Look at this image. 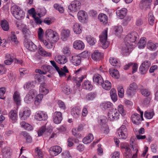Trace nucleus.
<instances>
[{"mask_svg": "<svg viewBox=\"0 0 158 158\" xmlns=\"http://www.w3.org/2000/svg\"><path fill=\"white\" fill-rule=\"evenodd\" d=\"M96 94L95 92H91L86 95V98L88 100H92L96 97Z\"/></svg>", "mask_w": 158, "mask_h": 158, "instance_id": "obj_55", "label": "nucleus"}, {"mask_svg": "<svg viewBox=\"0 0 158 158\" xmlns=\"http://www.w3.org/2000/svg\"><path fill=\"white\" fill-rule=\"evenodd\" d=\"M1 25L3 30L5 31H8L9 29L8 23L5 20L1 21Z\"/></svg>", "mask_w": 158, "mask_h": 158, "instance_id": "obj_43", "label": "nucleus"}, {"mask_svg": "<svg viewBox=\"0 0 158 158\" xmlns=\"http://www.w3.org/2000/svg\"><path fill=\"white\" fill-rule=\"evenodd\" d=\"M111 98L112 101L115 102L117 100V96L116 93V90L114 89H112L110 91Z\"/></svg>", "mask_w": 158, "mask_h": 158, "instance_id": "obj_46", "label": "nucleus"}, {"mask_svg": "<svg viewBox=\"0 0 158 158\" xmlns=\"http://www.w3.org/2000/svg\"><path fill=\"white\" fill-rule=\"evenodd\" d=\"M146 39L145 37H142L140 39L138 44V47L139 48H143L145 47L146 44Z\"/></svg>", "mask_w": 158, "mask_h": 158, "instance_id": "obj_49", "label": "nucleus"}, {"mask_svg": "<svg viewBox=\"0 0 158 158\" xmlns=\"http://www.w3.org/2000/svg\"><path fill=\"white\" fill-rule=\"evenodd\" d=\"M62 52L63 54L67 56H69L71 54L70 48L69 47H64L62 49Z\"/></svg>", "mask_w": 158, "mask_h": 158, "instance_id": "obj_57", "label": "nucleus"}, {"mask_svg": "<svg viewBox=\"0 0 158 158\" xmlns=\"http://www.w3.org/2000/svg\"><path fill=\"white\" fill-rule=\"evenodd\" d=\"M6 60L4 61V63L7 65L11 64L14 61L13 57L9 54H6L5 56Z\"/></svg>", "mask_w": 158, "mask_h": 158, "instance_id": "obj_38", "label": "nucleus"}, {"mask_svg": "<svg viewBox=\"0 0 158 158\" xmlns=\"http://www.w3.org/2000/svg\"><path fill=\"white\" fill-rule=\"evenodd\" d=\"M41 69L43 71V72H44L45 74L47 73V72L51 73L53 70V68L51 66L47 64H44L42 66Z\"/></svg>", "mask_w": 158, "mask_h": 158, "instance_id": "obj_39", "label": "nucleus"}, {"mask_svg": "<svg viewBox=\"0 0 158 158\" xmlns=\"http://www.w3.org/2000/svg\"><path fill=\"white\" fill-rule=\"evenodd\" d=\"M39 54L42 56H51V54L50 52H46L42 47L39 48L38 51Z\"/></svg>", "mask_w": 158, "mask_h": 158, "instance_id": "obj_50", "label": "nucleus"}, {"mask_svg": "<svg viewBox=\"0 0 158 158\" xmlns=\"http://www.w3.org/2000/svg\"><path fill=\"white\" fill-rule=\"evenodd\" d=\"M103 56L102 53L99 52L98 50H95L92 55V58L94 60H100Z\"/></svg>", "mask_w": 158, "mask_h": 158, "instance_id": "obj_21", "label": "nucleus"}, {"mask_svg": "<svg viewBox=\"0 0 158 158\" xmlns=\"http://www.w3.org/2000/svg\"><path fill=\"white\" fill-rule=\"evenodd\" d=\"M35 158H43V153L41 150L39 148L37 147L35 148Z\"/></svg>", "mask_w": 158, "mask_h": 158, "instance_id": "obj_44", "label": "nucleus"}, {"mask_svg": "<svg viewBox=\"0 0 158 158\" xmlns=\"http://www.w3.org/2000/svg\"><path fill=\"white\" fill-rule=\"evenodd\" d=\"M71 114L75 118H77L80 115L81 109L79 107H75L71 110Z\"/></svg>", "mask_w": 158, "mask_h": 158, "instance_id": "obj_23", "label": "nucleus"}, {"mask_svg": "<svg viewBox=\"0 0 158 158\" xmlns=\"http://www.w3.org/2000/svg\"><path fill=\"white\" fill-rule=\"evenodd\" d=\"M37 93V91L35 89L30 90L24 98V101L27 103H30L32 102Z\"/></svg>", "mask_w": 158, "mask_h": 158, "instance_id": "obj_7", "label": "nucleus"}, {"mask_svg": "<svg viewBox=\"0 0 158 158\" xmlns=\"http://www.w3.org/2000/svg\"><path fill=\"white\" fill-rule=\"evenodd\" d=\"M52 119L53 123L56 124L60 123L62 120V114L60 111H56L52 114Z\"/></svg>", "mask_w": 158, "mask_h": 158, "instance_id": "obj_12", "label": "nucleus"}, {"mask_svg": "<svg viewBox=\"0 0 158 158\" xmlns=\"http://www.w3.org/2000/svg\"><path fill=\"white\" fill-rule=\"evenodd\" d=\"M6 91L5 88L2 87L0 88V98L4 99V94Z\"/></svg>", "mask_w": 158, "mask_h": 158, "instance_id": "obj_63", "label": "nucleus"}, {"mask_svg": "<svg viewBox=\"0 0 158 158\" xmlns=\"http://www.w3.org/2000/svg\"><path fill=\"white\" fill-rule=\"evenodd\" d=\"M137 34L135 32H132L128 34L124 39V44L121 48L122 51L123 55H127L128 53L136 44V39Z\"/></svg>", "mask_w": 158, "mask_h": 158, "instance_id": "obj_1", "label": "nucleus"}, {"mask_svg": "<svg viewBox=\"0 0 158 158\" xmlns=\"http://www.w3.org/2000/svg\"><path fill=\"white\" fill-rule=\"evenodd\" d=\"M35 118L37 120L41 121L47 119L48 116L46 112L44 111H39L36 113Z\"/></svg>", "mask_w": 158, "mask_h": 158, "instance_id": "obj_13", "label": "nucleus"}, {"mask_svg": "<svg viewBox=\"0 0 158 158\" xmlns=\"http://www.w3.org/2000/svg\"><path fill=\"white\" fill-rule=\"evenodd\" d=\"M143 112H140V115L137 113H135L131 116V119L133 123L136 125L140 124L143 120Z\"/></svg>", "mask_w": 158, "mask_h": 158, "instance_id": "obj_10", "label": "nucleus"}, {"mask_svg": "<svg viewBox=\"0 0 158 158\" xmlns=\"http://www.w3.org/2000/svg\"><path fill=\"white\" fill-rule=\"evenodd\" d=\"M8 40H10L11 43L14 45H17L19 43L17 38L14 31H12L11 32L10 34L8 36Z\"/></svg>", "mask_w": 158, "mask_h": 158, "instance_id": "obj_19", "label": "nucleus"}, {"mask_svg": "<svg viewBox=\"0 0 158 158\" xmlns=\"http://www.w3.org/2000/svg\"><path fill=\"white\" fill-rule=\"evenodd\" d=\"M46 129L45 126L41 127L38 131V134L39 136H41L43 133L46 131Z\"/></svg>", "mask_w": 158, "mask_h": 158, "instance_id": "obj_62", "label": "nucleus"}, {"mask_svg": "<svg viewBox=\"0 0 158 158\" xmlns=\"http://www.w3.org/2000/svg\"><path fill=\"white\" fill-rule=\"evenodd\" d=\"M45 36L48 44L52 43V49L54 47V44L57 42L59 39L58 33L51 29H47L45 32Z\"/></svg>", "mask_w": 158, "mask_h": 158, "instance_id": "obj_2", "label": "nucleus"}, {"mask_svg": "<svg viewBox=\"0 0 158 158\" xmlns=\"http://www.w3.org/2000/svg\"><path fill=\"white\" fill-rule=\"evenodd\" d=\"M155 114L153 110H148L145 112L144 115L145 118L148 119L152 118Z\"/></svg>", "mask_w": 158, "mask_h": 158, "instance_id": "obj_41", "label": "nucleus"}, {"mask_svg": "<svg viewBox=\"0 0 158 158\" xmlns=\"http://www.w3.org/2000/svg\"><path fill=\"white\" fill-rule=\"evenodd\" d=\"M86 40L88 43L91 46L94 45L97 42L95 38L90 35L86 37Z\"/></svg>", "mask_w": 158, "mask_h": 158, "instance_id": "obj_42", "label": "nucleus"}, {"mask_svg": "<svg viewBox=\"0 0 158 158\" xmlns=\"http://www.w3.org/2000/svg\"><path fill=\"white\" fill-rule=\"evenodd\" d=\"M107 28L104 30L99 35L100 40L102 46L103 48H107L109 44V43L107 40Z\"/></svg>", "mask_w": 158, "mask_h": 158, "instance_id": "obj_4", "label": "nucleus"}, {"mask_svg": "<svg viewBox=\"0 0 158 158\" xmlns=\"http://www.w3.org/2000/svg\"><path fill=\"white\" fill-rule=\"evenodd\" d=\"M62 151L61 148L60 146L56 145L51 147L49 151L50 155L52 156H54L60 154Z\"/></svg>", "mask_w": 158, "mask_h": 158, "instance_id": "obj_15", "label": "nucleus"}, {"mask_svg": "<svg viewBox=\"0 0 158 158\" xmlns=\"http://www.w3.org/2000/svg\"><path fill=\"white\" fill-rule=\"evenodd\" d=\"M110 75L113 77L118 79L119 77V73L118 70L115 69H111L109 71Z\"/></svg>", "mask_w": 158, "mask_h": 158, "instance_id": "obj_40", "label": "nucleus"}, {"mask_svg": "<svg viewBox=\"0 0 158 158\" xmlns=\"http://www.w3.org/2000/svg\"><path fill=\"white\" fill-rule=\"evenodd\" d=\"M116 109L119 113V114H121L122 116H124L126 114V111L124 109L123 106L122 105H119Z\"/></svg>", "mask_w": 158, "mask_h": 158, "instance_id": "obj_53", "label": "nucleus"}, {"mask_svg": "<svg viewBox=\"0 0 158 158\" xmlns=\"http://www.w3.org/2000/svg\"><path fill=\"white\" fill-rule=\"evenodd\" d=\"M24 45L27 49L31 51H35L37 49V46L31 40L26 38L24 40Z\"/></svg>", "mask_w": 158, "mask_h": 158, "instance_id": "obj_8", "label": "nucleus"}, {"mask_svg": "<svg viewBox=\"0 0 158 158\" xmlns=\"http://www.w3.org/2000/svg\"><path fill=\"white\" fill-rule=\"evenodd\" d=\"M40 11H39L38 15L40 17H42L46 14V10L45 8H42L40 9Z\"/></svg>", "mask_w": 158, "mask_h": 158, "instance_id": "obj_64", "label": "nucleus"}, {"mask_svg": "<svg viewBox=\"0 0 158 158\" xmlns=\"http://www.w3.org/2000/svg\"><path fill=\"white\" fill-rule=\"evenodd\" d=\"M73 48L77 50H83L85 48V44L83 42L80 40L75 41L73 43Z\"/></svg>", "mask_w": 158, "mask_h": 158, "instance_id": "obj_18", "label": "nucleus"}, {"mask_svg": "<svg viewBox=\"0 0 158 158\" xmlns=\"http://www.w3.org/2000/svg\"><path fill=\"white\" fill-rule=\"evenodd\" d=\"M82 87L83 89L91 90L93 88V86L91 82L89 81H85L82 84Z\"/></svg>", "mask_w": 158, "mask_h": 158, "instance_id": "obj_33", "label": "nucleus"}, {"mask_svg": "<svg viewBox=\"0 0 158 158\" xmlns=\"http://www.w3.org/2000/svg\"><path fill=\"white\" fill-rule=\"evenodd\" d=\"M118 94L119 97L122 98L124 96V90L123 87L122 85H118L117 87Z\"/></svg>", "mask_w": 158, "mask_h": 158, "instance_id": "obj_52", "label": "nucleus"}, {"mask_svg": "<svg viewBox=\"0 0 158 158\" xmlns=\"http://www.w3.org/2000/svg\"><path fill=\"white\" fill-rule=\"evenodd\" d=\"M31 111L27 108H23L19 113V117L22 120H25L30 115Z\"/></svg>", "mask_w": 158, "mask_h": 158, "instance_id": "obj_14", "label": "nucleus"}, {"mask_svg": "<svg viewBox=\"0 0 158 158\" xmlns=\"http://www.w3.org/2000/svg\"><path fill=\"white\" fill-rule=\"evenodd\" d=\"M140 92L142 95L145 97H148L150 94V92L146 89H141L140 90Z\"/></svg>", "mask_w": 158, "mask_h": 158, "instance_id": "obj_59", "label": "nucleus"}, {"mask_svg": "<svg viewBox=\"0 0 158 158\" xmlns=\"http://www.w3.org/2000/svg\"><path fill=\"white\" fill-rule=\"evenodd\" d=\"M120 114L116 108L110 110L108 113V119L110 121H114L118 119Z\"/></svg>", "mask_w": 158, "mask_h": 158, "instance_id": "obj_9", "label": "nucleus"}, {"mask_svg": "<svg viewBox=\"0 0 158 158\" xmlns=\"http://www.w3.org/2000/svg\"><path fill=\"white\" fill-rule=\"evenodd\" d=\"M23 135L25 138L27 142L31 143L32 141V139L31 137L28 134V133L26 132H24Z\"/></svg>", "mask_w": 158, "mask_h": 158, "instance_id": "obj_58", "label": "nucleus"}, {"mask_svg": "<svg viewBox=\"0 0 158 158\" xmlns=\"http://www.w3.org/2000/svg\"><path fill=\"white\" fill-rule=\"evenodd\" d=\"M35 86L34 83L33 81H28L26 82L23 85V88L24 90L28 91L29 90L33 89Z\"/></svg>", "mask_w": 158, "mask_h": 158, "instance_id": "obj_28", "label": "nucleus"}, {"mask_svg": "<svg viewBox=\"0 0 158 158\" xmlns=\"http://www.w3.org/2000/svg\"><path fill=\"white\" fill-rule=\"evenodd\" d=\"M157 47H158L157 43L154 44L151 41H149L147 44V48L151 50H155Z\"/></svg>", "mask_w": 158, "mask_h": 158, "instance_id": "obj_45", "label": "nucleus"}, {"mask_svg": "<svg viewBox=\"0 0 158 158\" xmlns=\"http://www.w3.org/2000/svg\"><path fill=\"white\" fill-rule=\"evenodd\" d=\"M116 134L119 139H126L128 133L125 126L122 125L117 130Z\"/></svg>", "mask_w": 158, "mask_h": 158, "instance_id": "obj_5", "label": "nucleus"}, {"mask_svg": "<svg viewBox=\"0 0 158 158\" xmlns=\"http://www.w3.org/2000/svg\"><path fill=\"white\" fill-rule=\"evenodd\" d=\"M62 158H71L70 154L69 151H66L62 153Z\"/></svg>", "mask_w": 158, "mask_h": 158, "instance_id": "obj_60", "label": "nucleus"}, {"mask_svg": "<svg viewBox=\"0 0 158 158\" xmlns=\"http://www.w3.org/2000/svg\"><path fill=\"white\" fill-rule=\"evenodd\" d=\"M18 107L15 110H12L9 113V117L10 119L11 120L13 123H14L17 120L18 118Z\"/></svg>", "mask_w": 158, "mask_h": 158, "instance_id": "obj_17", "label": "nucleus"}, {"mask_svg": "<svg viewBox=\"0 0 158 158\" xmlns=\"http://www.w3.org/2000/svg\"><path fill=\"white\" fill-rule=\"evenodd\" d=\"M20 125L22 127L27 130L31 131L33 129V127L31 125L25 121L21 122L20 123Z\"/></svg>", "mask_w": 158, "mask_h": 158, "instance_id": "obj_36", "label": "nucleus"}, {"mask_svg": "<svg viewBox=\"0 0 158 158\" xmlns=\"http://www.w3.org/2000/svg\"><path fill=\"white\" fill-rule=\"evenodd\" d=\"M127 10L125 8H123L120 10H117L116 13L117 17L120 19H123L126 15Z\"/></svg>", "mask_w": 158, "mask_h": 158, "instance_id": "obj_25", "label": "nucleus"}, {"mask_svg": "<svg viewBox=\"0 0 158 158\" xmlns=\"http://www.w3.org/2000/svg\"><path fill=\"white\" fill-rule=\"evenodd\" d=\"M102 87L105 89L108 90H110L111 87V84L108 80H106L104 82L102 83Z\"/></svg>", "mask_w": 158, "mask_h": 158, "instance_id": "obj_47", "label": "nucleus"}, {"mask_svg": "<svg viewBox=\"0 0 158 158\" xmlns=\"http://www.w3.org/2000/svg\"><path fill=\"white\" fill-rule=\"evenodd\" d=\"M137 88V85L136 83L133 82L131 83L127 90V94L129 96L134 95Z\"/></svg>", "mask_w": 158, "mask_h": 158, "instance_id": "obj_16", "label": "nucleus"}, {"mask_svg": "<svg viewBox=\"0 0 158 158\" xmlns=\"http://www.w3.org/2000/svg\"><path fill=\"white\" fill-rule=\"evenodd\" d=\"M77 15L79 20L81 22L85 21L87 18V15L85 11L83 10L79 11Z\"/></svg>", "mask_w": 158, "mask_h": 158, "instance_id": "obj_26", "label": "nucleus"}, {"mask_svg": "<svg viewBox=\"0 0 158 158\" xmlns=\"http://www.w3.org/2000/svg\"><path fill=\"white\" fill-rule=\"evenodd\" d=\"M109 62L112 65L116 66L119 64L118 59L116 58L111 57L109 59Z\"/></svg>", "mask_w": 158, "mask_h": 158, "instance_id": "obj_54", "label": "nucleus"}, {"mask_svg": "<svg viewBox=\"0 0 158 158\" xmlns=\"http://www.w3.org/2000/svg\"><path fill=\"white\" fill-rule=\"evenodd\" d=\"M124 153V156L126 158H131L132 156V152L130 148H128L125 151Z\"/></svg>", "mask_w": 158, "mask_h": 158, "instance_id": "obj_56", "label": "nucleus"}, {"mask_svg": "<svg viewBox=\"0 0 158 158\" xmlns=\"http://www.w3.org/2000/svg\"><path fill=\"white\" fill-rule=\"evenodd\" d=\"M13 98L15 102L17 105V107H18L20 105L21 103L20 97L19 94L18 92L16 91L14 93Z\"/></svg>", "mask_w": 158, "mask_h": 158, "instance_id": "obj_30", "label": "nucleus"}, {"mask_svg": "<svg viewBox=\"0 0 158 158\" xmlns=\"http://www.w3.org/2000/svg\"><path fill=\"white\" fill-rule=\"evenodd\" d=\"M148 22L151 25H153L155 22V17L152 13L150 12L148 16Z\"/></svg>", "mask_w": 158, "mask_h": 158, "instance_id": "obj_51", "label": "nucleus"}, {"mask_svg": "<svg viewBox=\"0 0 158 158\" xmlns=\"http://www.w3.org/2000/svg\"><path fill=\"white\" fill-rule=\"evenodd\" d=\"M11 13L14 17L18 20H21L24 18L25 13L20 7L14 5L10 8Z\"/></svg>", "mask_w": 158, "mask_h": 158, "instance_id": "obj_3", "label": "nucleus"}, {"mask_svg": "<svg viewBox=\"0 0 158 158\" xmlns=\"http://www.w3.org/2000/svg\"><path fill=\"white\" fill-rule=\"evenodd\" d=\"M38 39L40 42H42L46 48L48 49H51L52 47V43H48L47 40L43 38V31L42 29L40 27L38 31Z\"/></svg>", "mask_w": 158, "mask_h": 158, "instance_id": "obj_6", "label": "nucleus"}, {"mask_svg": "<svg viewBox=\"0 0 158 158\" xmlns=\"http://www.w3.org/2000/svg\"><path fill=\"white\" fill-rule=\"evenodd\" d=\"M40 92L42 93V94L46 95L49 92V90L46 87V85L45 83H42L41 84L39 89Z\"/></svg>", "mask_w": 158, "mask_h": 158, "instance_id": "obj_37", "label": "nucleus"}, {"mask_svg": "<svg viewBox=\"0 0 158 158\" xmlns=\"http://www.w3.org/2000/svg\"><path fill=\"white\" fill-rule=\"evenodd\" d=\"M93 81L98 85H101L103 81L102 77L98 74H95L93 77Z\"/></svg>", "mask_w": 158, "mask_h": 158, "instance_id": "obj_24", "label": "nucleus"}, {"mask_svg": "<svg viewBox=\"0 0 158 158\" xmlns=\"http://www.w3.org/2000/svg\"><path fill=\"white\" fill-rule=\"evenodd\" d=\"M55 60L59 64H64L67 62L68 59L64 55H59L55 57Z\"/></svg>", "mask_w": 158, "mask_h": 158, "instance_id": "obj_20", "label": "nucleus"}, {"mask_svg": "<svg viewBox=\"0 0 158 158\" xmlns=\"http://www.w3.org/2000/svg\"><path fill=\"white\" fill-rule=\"evenodd\" d=\"M81 7V3L78 1H72L69 6L68 8L71 11L76 12L80 9Z\"/></svg>", "mask_w": 158, "mask_h": 158, "instance_id": "obj_11", "label": "nucleus"}, {"mask_svg": "<svg viewBox=\"0 0 158 158\" xmlns=\"http://www.w3.org/2000/svg\"><path fill=\"white\" fill-rule=\"evenodd\" d=\"M73 29L74 32L76 34H80L82 31L80 25L78 23H76L74 24Z\"/></svg>", "mask_w": 158, "mask_h": 158, "instance_id": "obj_31", "label": "nucleus"}, {"mask_svg": "<svg viewBox=\"0 0 158 158\" xmlns=\"http://www.w3.org/2000/svg\"><path fill=\"white\" fill-rule=\"evenodd\" d=\"M58 73L60 77H67V74H68L69 75V73L68 69L65 66L63 67L62 68H61V69H60Z\"/></svg>", "mask_w": 158, "mask_h": 158, "instance_id": "obj_27", "label": "nucleus"}, {"mask_svg": "<svg viewBox=\"0 0 158 158\" xmlns=\"http://www.w3.org/2000/svg\"><path fill=\"white\" fill-rule=\"evenodd\" d=\"M139 69L141 74H144L146 73L148 69L143 66V65H141L139 67Z\"/></svg>", "mask_w": 158, "mask_h": 158, "instance_id": "obj_61", "label": "nucleus"}, {"mask_svg": "<svg viewBox=\"0 0 158 158\" xmlns=\"http://www.w3.org/2000/svg\"><path fill=\"white\" fill-rule=\"evenodd\" d=\"M70 61L75 66H78L80 64L81 61V58L80 56L74 55L72 57Z\"/></svg>", "mask_w": 158, "mask_h": 158, "instance_id": "obj_22", "label": "nucleus"}, {"mask_svg": "<svg viewBox=\"0 0 158 158\" xmlns=\"http://www.w3.org/2000/svg\"><path fill=\"white\" fill-rule=\"evenodd\" d=\"M113 105L112 103L110 102H106L101 103L100 106L102 110H104L111 108Z\"/></svg>", "mask_w": 158, "mask_h": 158, "instance_id": "obj_32", "label": "nucleus"}, {"mask_svg": "<svg viewBox=\"0 0 158 158\" xmlns=\"http://www.w3.org/2000/svg\"><path fill=\"white\" fill-rule=\"evenodd\" d=\"M123 29L121 26H114L113 28V31L115 32L116 35L120 34L122 32Z\"/></svg>", "mask_w": 158, "mask_h": 158, "instance_id": "obj_48", "label": "nucleus"}, {"mask_svg": "<svg viewBox=\"0 0 158 158\" xmlns=\"http://www.w3.org/2000/svg\"><path fill=\"white\" fill-rule=\"evenodd\" d=\"M98 18L99 20L104 24H106L107 23L108 18L107 16L103 13H101L99 14Z\"/></svg>", "mask_w": 158, "mask_h": 158, "instance_id": "obj_34", "label": "nucleus"}, {"mask_svg": "<svg viewBox=\"0 0 158 158\" xmlns=\"http://www.w3.org/2000/svg\"><path fill=\"white\" fill-rule=\"evenodd\" d=\"M94 139V136L91 134H89L83 139V143L85 144L90 143Z\"/></svg>", "mask_w": 158, "mask_h": 158, "instance_id": "obj_35", "label": "nucleus"}, {"mask_svg": "<svg viewBox=\"0 0 158 158\" xmlns=\"http://www.w3.org/2000/svg\"><path fill=\"white\" fill-rule=\"evenodd\" d=\"M70 31L68 29H63L61 33V38L63 40H66L69 36Z\"/></svg>", "mask_w": 158, "mask_h": 158, "instance_id": "obj_29", "label": "nucleus"}]
</instances>
